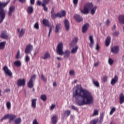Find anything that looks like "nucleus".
I'll return each mask as SVG.
<instances>
[{
    "label": "nucleus",
    "instance_id": "obj_1",
    "mask_svg": "<svg viewBox=\"0 0 124 124\" xmlns=\"http://www.w3.org/2000/svg\"><path fill=\"white\" fill-rule=\"evenodd\" d=\"M75 89L73 92L74 97L77 98V96H79L82 98V100L77 101V103L78 106L88 105L93 103V96L91 92L83 89L81 85H76Z\"/></svg>",
    "mask_w": 124,
    "mask_h": 124
},
{
    "label": "nucleus",
    "instance_id": "obj_2",
    "mask_svg": "<svg viewBox=\"0 0 124 124\" xmlns=\"http://www.w3.org/2000/svg\"><path fill=\"white\" fill-rule=\"evenodd\" d=\"M56 52L60 56H62L63 55L65 59H68V58L70 57V51L69 50H66L63 52V44L62 42L60 43L58 45L56 48Z\"/></svg>",
    "mask_w": 124,
    "mask_h": 124
},
{
    "label": "nucleus",
    "instance_id": "obj_3",
    "mask_svg": "<svg viewBox=\"0 0 124 124\" xmlns=\"http://www.w3.org/2000/svg\"><path fill=\"white\" fill-rule=\"evenodd\" d=\"M10 2V1H8L6 3L0 2V24H1L3 22V20L5 19V10L3 9V7H5Z\"/></svg>",
    "mask_w": 124,
    "mask_h": 124
},
{
    "label": "nucleus",
    "instance_id": "obj_4",
    "mask_svg": "<svg viewBox=\"0 0 124 124\" xmlns=\"http://www.w3.org/2000/svg\"><path fill=\"white\" fill-rule=\"evenodd\" d=\"M51 17L52 19H56V18H57V17H59L60 18H62V17H64L66 13L64 11L62 10L61 11V13H58L56 14H55V10H54V8H52L51 11Z\"/></svg>",
    "mask_w": 124,
    "mask_h": 124
},
{
    "label": "nucleus",
    "instance_id": "obj_5",
    "mask_svg": "<svg viewBox=\"0 0 124 124\" xmlns=\"http://www.w3.org/2000/svg\"><path fill=\"white\" fill-rule=\"evenodd\" d=\"M93 7V3H87L84 5L83 10H81V13L83 14H89L90 10Z\"/></svg>",
    "mask_w": 124,
    "mask_h": 124
},
{
    "label": "nucleus",
    "instance_id": "obj_6",
    "mask_svg": "<svg viewBox=\"0 0 124 124\" xmlns=\"http://www.w3.org/2000/svg\"><path fill=\"white\" fill-rule=\"evenodd\" d=\"M17 118V115L14 114H7L5 115L3 118L0 120V122H3V120H6V119H9V122H12L14 121L15 119Z\"/></svg>",
    "mask_w": 124,
    "mask_h": 124
},
{
    "label": "nucleus",
    "instance_id": "obj_7",
    "mask_svg": "<svg viewBox=\"0 0 124 124\" xmlns=\"http://www.w3.org/2000/svg\"><path fill=\"white\" fill-rule=\"evenodd\" d=\"M36 77V76H35V75H33V76H31L29 82L28 83V88H30V89H31V88H33V80H35Z\"/></svg>",
    "mask_w": 124,
    "mask_h": 124
},
{
    "label": "nucleus",
    "instance_id": "obj_8",
    "mask_svg": "<svg viewBox=\"0 0 124 124\" xmlns=\"http://www.w3.org/2000/svg\"><path fill=\"white\" fill-rule=\"evenodd\" d=\"M33 49V46L31 44H28L25 49V52L26 54H31V51Z\"/></svg>",
    "mask_w": 124,
    "mask_h": 124
},
{
    "label": "nucleus",
    "instance_id": "obj_9",
    "mask_svg": "<svg viewBox=\"0 0 124 124\" xmlns=\"http://www.w3.org/2000/svg\"><path fill=\"white\" fill-rule=\"evenodd\" d=\"M3 70L4 71L6 75L12 78L13 73L11 71L8 69V67H7V66H4L3 68Z\"/></svg>",
    "mask_w": 124,
    "mask_h": 124
},
{
    "label": "nucleus",
    "instance_id": "obj_10",
    "mask_svg": "<svg viewBox=\"0 0 124 124\" xmlns=\"http://www.w3.org/2000/svg\"><path fill=\"white\" fill-rule=\"evenodd\" d=\"M17 84L18 87H24L26 85V79L23 78L22 79H19L17 80Z\"/></svg>",
    "mask_w": 124,
    "mask_h": 124
},
{
    "label": "nucleus",
    "instance_id": "obj_11",
    "mask_svg": "<svg viewBox=\"0 0 124 124\" xmlns=\"http://www.w3.org/2000/svg\"><path fill=\"white\" fill-rule=\"evenodd\" d=\"M0 37L3 39H7L8 38V34L6 32V31H4L1 32Z\"/></svg>",
    "mask_w": 124,
    "mask_h": 124
},
{
    "label": "nucleus",
    "instance_id": "obj_12",
    "mask_svg": "<svg viewBox=\"0 0 124 124\" xmlns=\"http://www.w3.org/2000/svg\"><path fill=\"white\" fill-rule=\"evenodd\" d=\"M14 11H15V6H11L9 8V11L8 12L9 16H12Z\"/></svg>",
    "mask_w": 124,
    "mask_h": 124
},
{
    "label": "nucleus",
    "instance_id": "obj_13",
    "mask_svg": "<svg viewBox=\"0 0 124 124\" xmlns=\"http://www.w3.org/2000/svg\"><path fill=\"white\" fill-rule=\"evenodd\" d=\"M89 40L90 41L89 46L90 48H93V45H94V40H93V37L92 35L89 36Z\"/></svg>",
    "mask_w": 124,
    "mask_h": 124
},
{
    "label": "nucleus",
    "instance_id": "obj_14",
    "mask_svg": "<svg viewBox=\"0 0 124 124\" xmlns=\"http://www.w3.org/2000/svg\"><path fill=\"white\" fill-rule=\"evenodd\" d=\"M74 18L75 19L77 22H78V23H80V22H82V21H83V18L82 16L78 15H75Z\"/></svg>",
    "mask_w": 124,
    "mask_h": 124
},
{
    "label": "nucleus",
    "instance_id": "obj_15",
    "mask_svg": "<svg viewBox=\"0 0 124 124\" xmlns=\"http://www.w3.org/2000/svg\"><path fill=\"white\" fill-rule=\"evenodd\" d=\"M64 24L66 31H69V29H70V25H69V21H68V20L65 19L64 22Z\"/></svg>",
    "mask_w": 124,
    "mask_h": 124
},
{
    "label": "nucleus",
    "instance_id": "obj_16",
    "mask_svg": "<svg viewBox=\"0 0 124 124\" xmlns=\"http://www.w3.org/2000/svg\"><path fill=\"white\" fill-rule=\"evenodd\" d=\"M37 5H39V6L42 5V6H43V7L44 8V10L45 11H48V8H47V7H46V4H42L41 1L38 0L37 1Z\"/></svg>",
    "mask_w": 124,
    "mask_h": 124
},
{
    "label": "nucleus",
    "instance_id": "obj_17",
    "mask_svg": "<svg viewBox=\"0 0 124 124\" xmlns=\"http://www.w3.org/2000/svg\"><path fill=\"white\" fill-rule=\"evenodd\" d=\"M111 51L113 54H118L119 53V46H115L111 48Z\"/></svg>",
    "mask_w": 124,
    "mask_h": 124
},
{
    "label": "nucleus",
    "instance_id": "obj_18",
    "mask_svg": "<svg viewBox=\"0 0 124 124\" xmlns=\"http://www.w3.org/2000/svg\"><path fill=\"white\" fill-rule=\"evenodd\" d=\"M25 29H21V31H20V29L17 28V32H19V34L18 35L19 37L21 38L25 34Z\"/></svg>",
    "mask_w": 124,
    "mask_h": 124
},
{
    "label": "nucleus",
    "instance_id": "obj_19",
    "mask_svg": "<svg viewBox=\"0 0 124 124\" xmlns=\"http://www.w3.org/2000/svg\"><path fill=\"white\" fill-rule=\"evenodd\" d=\"M118 21L120 24L124 25V15H120L118 17Z\"/></svg>",
    "mask_w": 124,
    "mask_h": 124
},
{
    "label": "nucleus",
    "instance_id": "obj_20",
    "mask_svg": "<svg viewBox=\"0 0 124 124\" xmlns=\"http://www.w3.org/2000/svg\"><path fill=\"white\" fill-rule=\"evenodd\" d=\"M124 102V93H121L119 94V103L123 104Z\"/></svg>",
    "mask_w": 124,
    "mask_h": 124
},
{
    "label": "nucleus",
    "instance_id": "obj_21",
    "mask_svg": "<svg viewBox=\"0 0 124 124\" xmlns=\"http://www.w3.org/2000/svg\"><path fill=\"white\" fill-rule=\"evenodd\" d=\"M51 122L53 124H56L58 123V116L53 115L51 118Z\"/></svg>",
    "mask_w": 124,
    "mask_h": 124
},
{
    "label": "nucleus",
    "instance_id": "obj_22",
    "mask_svg": "<svg viewBox=\"0 0 124 124\" xmlns=\"http://www.w3.org/2000/svg\"><path fill=\"white\" fill-rule=\"evenodd\" d=\"M118 80H119V78H118V76H115L114 78L112 79L111 81V84L112 85V86H114L118 82Z\"/></svg>",
    "mask_w": 124,
    "mask_h": 124
},
{
    "label": "nucleus",
    "instance_id": "obj_23",
    "mask_svg": "<svg viewBox=\"0 0 124 124\" xmlns=\"http://www.w3.org/2000/svg\"><path fill=\"white\" fill-rule=\"evenodd\" d=\"M36 101H37V99L34 98L31 100V107L33 108V109H35L36 108Z\"/></svg>",
    "mask_w": 124,
    "mask_h": 124
},
{
    "label": "nucleus",
    "instance_id": "obj_24",
    "mask_svg": "<svg viewBox=\"0 0 124 124\" xmlns=\"http://www.w3.org/2000/svg\"><path fill=\"white\" fill-rule=\"evenodd\" d=\"M51 57V55H50V53H49L48 52H46L44 55V57H42V59L43 60H47V59L50 58Z\"/></svg>",
    "mask_w": 124,
    "mask_h": 124
},
{
    "label": "nucleus",
    "instance_id": "obj_25",
    "mask_svg": "<svg viewBox=\"0 0 124 124\" xmlns=\"http://www.w3.org/2000/svg\"><path fill=\"white\" fill-rule=\"evenodd\" d=\"M88 28H89V24L84 25L82 29V31L83 33H85V32L88 31Z\"/></svg>",
    "mask_w": 124,
    "mask_h": 124
},
{
    "label": "nucleus",
    "instance_id": "obj_26",
    "mask_svg": "<svg viewBox=\"0 0 124 124\" xmlns=\"http://www.w3.org/2000/svg\"><path fill=\"white\" fill-rule=\"evenodd\" d=\"M33 7L29 6L27 8V12L28 14H32L33 13Z\"/></svg>",
    "mask_w": 124,
    "mask_h": 124
},
{
    "label": "nucleus",
    "instance_id": "obj_27",
    "mask_svg": "<svg viewBox=\"0 0 124 124\" xmlns=\"http://www.w3.org/2000/svg\"><path fill=\"white\" fill-rule=\"evenodd\" d=\"M6 45V42L3 41L0 43V49L3 50L5 48V45Z\"/></svg>",
    "mask_w": 124,
    "mask_h": 124
},
{
    "label": "nucleus",
    "instance_id": "obj_28",
    "mask_svg": "<svg viewBox=\"0 0 124 124\" xmlns=\"http://www.w3.org/2000/svg\"><path fill=\"white\" fill-rule=\"evenodd\" d=\"M15 66H16L17 67H20L21 65V61H15L14 63Z\"/></svg>",
    "mask_w": 124,
    "mask_h": 124
},
{
    "label": "nucleus",
    "instance_id": "obj_29",
    "mask_svg": "<svg viewBox=\"0 0 124 124\" xmlns=\"http://www.w3.org/2000/svg\"><path fill=\"white\" fill-rule=\"evenodd\" d=\"M43 24L46 27H49V26H50V24H49V21L46 19H44L43 20Z\"/></svg>",
    "mask_w": 124,
    "mask_h": 124
},
{
    "label": "nucleus",
    "instance_id": "obj_30",
    "mask_svg": "<svg viewBox=\"0 0 124 124\" xmlns=\"http://www.w3.org/2000/svg\"><path fill=\"white\" fill-rule=\"evenodd\" d=\"M15 124H20L22 123V119L18 117L14 120Z\"/></svg>",
    "mask_w": 124,
    "mask_h": 124
},
{
    "label": "nucleus",
    "instance_id": "obj_31",
    "mask_svg": "<svg viewBox=\"0 0 124 124\" xmlns=\"http://www.w3.org/2000/svg\"><path fill=\"white\" fill-rule=\"evenodd\" d=\"M111 42V38L109 36L107 37L106 40V46H108L110 45Z\"/></svg>",
    "mask_w": 124,
    "mask_h": 124
},
{
    "label": "nucleus",
    "instance_id": "obj_32",
    "mask_svg": "<svg viewBox=\"0 0 124 124\" xmlns=\"http://www.w3.org/2000/svg\"><path fill=\"white\" fill-rule=\"evenodd\" d=\"M62 25L61 24H58L56 25V27H55V32L56 33H58L59 32V31H60V29H61Z\"/></svg>",
    "mask_w": 124,
    "mask_h": 124
},
{
    "label": "nucleus",
    "instance_id": "obj_33",
    "mask_svg": "<svg viewBox=\"0 0 124 124\" xmlns=\"http://www.w3.org/2000/svg\"><path fill=\"white\" fill-rule=\"evenodd\" d=\"M78 50V46H76L75 47L73 48L71 50V53L72 54H75L77 52V51Z\"/></svg>",
    "mask_w": 124,
    "mask_h": 124
},
{
    "label": "nucleus",
    "instance_id": "obj_34",
    "mask_svg": "<svg viewBox=\"0 0 124 124\" xmlns=\"http://www.w3.org/2000/svg\"><path fill=\"white\" fill-rule=\"evenodd\" d=\"M93 85H95V87H96L97 88H99L100 84H99V82H98V81L93 79Z\"/></svg>",
    "mask_w": 124,
    "mask_h": 124
},
{
    "label": "nucleus",
    "instance_id": "obj_35",
    "mask_svg": "<svg viewBox=\"0 0 124 124\" xmlns=\"http://www.w3.org/2000/svg\"><path fill=\"white\" fill-rule=\"evenodd\" d=\"M40 98L43 101H46L47 100V96L45 94L41 95Z\"/></svg>",
    "mask_w": 124,
    "mask_h": 124
},
{
    "label": "nucleus",
    "instance_id": "obj_36",
    "mask_svg": "<svg viewBox=\"0 0 124 124\" xmlns=\"http://www.w3.org/2000/svg\"><path fill=\"white\" fill-rule=\"evenodd\" d=\"M96 8H97V7L96 6H95L91 8V9H90V10H91V14L92 15H93L94 13H95V11H96Z\"/></svg>",
    "mask_w": 124,
    "mask_h": 124
},
{
    "label": "nucleus",
    "instance_id": "obj_37",
    "mask_svg": "<svg viewBox=\"0 0 124 124\" xmlns=\"http://www.w3.org/2000/svg\"><path fill=\"white\" fill-rule=\"evenodd\" d=\"M97 123H98V118L92 120L90 122V124H97Z\"/></svg>",
    "mask_w": 124,
    "mask_h": 124
},
{
    "label": "nucleus",
    "instance_id": "obj_38",
    "mask_svg": "<svg viewBox=\"0 0 124 124\" xmlns=\"http://www.w3.org/2000/svg\"><path fill=\"white\" fill-rule=\"evenodd\" d=\"M71 113V111L69 110H67L66 111H65L64 113V116H65V115H66V117H68V116H69L70 115V113Z\"/></svg>",
    "mask_w": 124,
    "mask_h": 124
},
{
    "label": "nucleus",
    "instance_id": "obj_39",
    "mask_svg": "<svg viewBox=\"0 0 124 124\" xmlns=\"http://www.w3.org/2000/svg\"><path fill=\"white\" fill-rule=\"evenodd\" d=\"M6 107L8 110L10 109L11 108V103L10 102H7Z\"/></svg>",
    "mask_w": 124,
    "mask_h": 124
},
{
    "label": "nucleus",
    "instance_id": "obj_40",
    "mask_svg": "<svg viewBox=\"0 0 124 124\" xmlns=\"http://www.w3.org/2000/svg\"><path fill=\"white\" fill-rule=\"evenodd\" d=\"M41 78L43 80V81H44V82H46V81H47V78H45L44 75H43V74H42L41 75Z\"/></svg>",
    "mask_w": 124,
    "mask_h": 124
},
{
    "label": "nucleus",
    "instance_id": "obj_41",
    "mask_svg": "<svg viewBox=\"0 0 124 124\" xmlns=\"http://www.w3.org/2000/svg\"><path fill=\"white\" fill-rule=\"evenodd\" d=\"M16 60L20 59V50H18L17 53L16 55Z\"/></svg>",
    "mask_w": 124,
    "mask_h": 124
},
{
    "label": "nucleus",
    "instance_id": "obj_42",
    "mask_svg": "<svg viewBox=\"0 0 124 124\" xmlns=\"http://www.w3.org/2000/svg\"><path fill=\"white\" fill-rule=\"evenodd\" d=\"M98 115V109H94V112L93 113V116H97Z\"/></svg>",
    "mask_w": 124,
    "mask_h": 124
},
{
    "label": "nucleus",
    "instance_id": "obj_43",
    "mask_svg": "<svg viewBox=\"0 0 124 124\" xmlns=\"http://www.w3.org/2000/svg\"><path fill=\"white\" fill-rule=\"evenodd\" d=\"M116 111V108H113L110 112V115H113L114 112Z\"/></svg>",
    "mask_w": 124,
    "mask_h": 124
},
{
    "label": "nucleus",
    "instance_id": "obj_44",
    "mask_svg": "<svg viewBox=\"0 0 124 124\" xmlns=\"http://www.w3.org/2000/svg\"><path fill=\"white\" fill-rule=\"evenodd\" d=\"M49 1H50V0H43V3H42V4H48Z\"/></svg>",
    "mask_w": 124,
    "mask_h": 124
},
{
    "label": "nucleus",
    "instance_id": "obj_45",
    "mask_svg": "<svg viewBox=\"0 0 124 124\" xmlns=\"http://www.w3.org/2000/svg\"><path fill=\"white\" fill-rule=\"evenodd\" d=\"M30 58L29 55H26L25 57V62H30Z\"/></svg>",
    "mask_w": 124,
    "mask_h": 124
},
{
    "label": "nucleus",
    "instance_id": "obj_46",
    "mask_svg": "<svg viewBox=\"0 0 124 124\" xmlns=\"http://www.w3.org/2000/svg\"><path fill=\"white\" fill-rule=\"evenodd\" d=\"M34 29H36V30H38L39 29V25H38V22H36L34 26Z\"/></svg>",
    "mask_w": 124,
    "mask_h": 124
},
{
    "label": "nucleus",
    "instance_id": "obj_47",
    "mask_svg": "<svg viewBox=\"0 0 124 124\" xmlns=\"http://www.w3.org/2000/svg\"><path fill=\"white\" fill-rule=\"evenodd\" d=\"M103 118H104V115H103V114H102L100 116V120L101 124L103 121Z\"/></svg>",
    "mask_w": 124,
    "mask_h": 124
},
{
    "label": "nucleus",
    "instance_id": "obj_48",
    "mask_svg": "<svg viewBox=\"0 0 124 124\" xmlns=\"http://www.w3.org/2000/svg\"><path fill=\"white\" fill-rule=\"evenodd\" d=\"M55 108H56V105L52 104V105L51 106V107L50 108V110H54V109H55Z\"/></svg>",
    "mask_w": 124,
    "mask_h": 124
},
{
    "label": "nucleus",
    "instance_id": "obj_49",
    "mask_svg": "<svg viewBox=\"0 0 124 124\" xmlns=\"http://www.w3.org/2000/svg\"><path fill=\"white\" fill-rule=\"evenodd\" d=\"M108 62L110 65H112L114 62V61L112 60L111 59H109L108 60Z\"/></svg>",
    "mask_w": 124,
    "mask_h": 124
},
{
    "label": "nucleus",
    "instance_id": "obj_50",
    "mask_svg": "<svg viewBox=\"0 0 124 124\" xmlns=\"http://www.w3.org/2000/svg\"><path fill=\"white\" fill-rule=\"evenodd\" d=\"M72 42L73 43H77V42H78V38L75 37V38H74Z\"/></svg>",
    "mask_w": 124,
    "mask_h": 124
},
{
    "label": "nucleus",
    "instance_id": "obj_51",
    "mask_svg": "<svg viewBox=\"0 0 124 124\" xmlns=\"http://www.w3.org/2000/svg\"><path fill=\"white\" fill-rule=\"evenodd\" d=\"M72 109L75 111H78V108H77V107H75L74 105L72 106Z\"/></svg>",
    "mask_w": 124,
    "mask_h": 124
},
{
    "label": "nucleus",
    "instance_id": "obj_52",
    "mask_svg": "<svg viewBox=\"0 0 124 124\" xmlns=\"http://www.w3.org/2000/svg\"><path fill=\"white\" fill-rule=\"evenodd\" d=\"M69 74L70 75H74V74H75V72L74 70H72L70 71Z\"/></svg>",
    "mask_w": 124,
    "mask_h": 124
},
{
    "label": "nucleus",
    "instance_id": "obj_53",
    "mask_svg": "<svg viewBox=\"0 0 124 124\" xmlns=\"http://www.w3.org/2000/svg\"><path fill=\"white\" fill-rule=\"evenodd\" d=\"M120 33L119 32V31H115L113 33V35H114V36H118V35H119V34Z\"/></svg>",
    "mask_w": 124,
    "mask_h": 124
},
{
    "label": "nucleus",
    "instance_id": "obj_54",
    "mask_svg": "<svg viewBox=\"0 0 124 124\" xmlns=\"http://www.w3.org/2000/svg\"><path fill=\"white\" fill-rule=\"evenodd\" d=\"M73 1L74 5H77L78 3V0H73Z\"/></svg>",
    "mask_w": 124,
    "mask_h": 124
},
{
    "label": "nucleus",
    "instance_id": "obj_55",
    "mask_svg": "<svg viewBox=\"0 0 124 124\" xmlns=\"http://www.w3.org/2000/svg\"><path fill=\"white\" fill-rule=\"evenodd\" d=\"M32 124H38V122H37V120H36V119H35L33 121Z\"/></svg>",
    "mask_w": 124,
    "mask_h": 124
},
{
    "label": "nucleus",
    "instance_id": "obj_56",
    "mask_svg": "<svg viewBox=\"0 0 124 124\" xmlns=\"http://www.w3.org/2000/svg\"><path fill=\"white\" fill-rule=\"evenodd\" d=\"M106 26H109V25H110V20H109V19H108L106 21Z\"/></svg>",
    "mask_w": 124,
    "mask_h": 124
},
{
    "label": "nucleus",
    "instance_id": "obj_57",
    "mask_svg": "<svg viewBox=\"0 0 124 124\" xmlns=\"http://www.w3.org/2000/svg\"><path fill=\"white\" fill-rule=\"evenodd\" d=\"M96 50H97V51H98V50H99V45H98V43L96 44Z\"/></svg>",
    "mask_w": 124,
    "mask_h": 124
},
{
    "label": "nucleus",
    "instance_id": "obj_58",
    "mask_svg": "<svg viewBox=\"0 0 124 124\" xmlns=\"http://www.w3.org/2000/svg\"><path fill=\"white\" fill-rule=\"evenodd\" d=\"M99 64V62H96V63H94V66L96 67V66H98Z\"/></svg>",
    "mask_w": 124,
    "mask_h": 124
},
{
    "label": "nucleus",
    "instance_id": "obj_59",
    "mask_svg": "<svg viewBox=\"0 0 124 124\" xmlns=\"http://www.w3.org/2000/svg\"><path fill=\"white\" fill-rule=\"evenodd\" d=\"M103 79L104 82L107 81V77H104Z\"/></svg>",
    "mask_w": 124,
    "mask_h": 124
},
{
    "label": "nucleus",
    "instance_id": "obj_60",
    "mask_svg": "<svg viewBox=\"0 0 124 124\" xmlns=\"http://www.w3.org/2000/svg\"><path fill=\"white\" fill-rule=\"evenodd\" d=\"M52 31V28H50L49 29V33H48V37H50V34H51V32Z\"/></svg>",
    "mask_w": 124,
    "mask_h": 124
},
{
    "label": "nucleus",
    "instance_id": "obj_61",
    "mask_svg": "<svg viewBox=\"0 0 124 124\" xmlns=\"http://www.w3.org/2000/svg\"><path fill=\"white\" fill-rule=\"evenodd\" d=\"M18 1H19V2L21 3H24L26 2V0H18Z\"/></svg>",
    "mask_w": 124,
    "mask_h": 124
},
{
    "label": "nucleus",
    "instance_id": "obj_62",
    "mask_svg": "<svg viewBox=\"0 0 124 124\" xmlns=\"http://www.w3.org/2000/svg\"><path fill=\"white\" fill-rule=\"evenodd\" d=\"M34 1H35V0H31V4H34Z\"/></svg>",
    "mask_w": 124,
    "mask_h": 124
},
{
    "label": "nucleus",
    "instance_id": "obj_63",
    "mask_svg": "<svg viewBox=\"0 0 124 124\" xmlns=\"http://www.w3.org/2000/svg\"><path fill=\"white\" fill-rule=\"evenodd\" d=\"M5 92H6V93H9V92H10V89H6L5 90Z\"/></svg>",
    "mask_w": 124,
    "mask_h": 124
},
{
    "label": "nucleus",
    "instance_id": "obj_64",
    "mask_svg": "<svg viewBox=\"0 0 124 124\" xmlns=\"http://www.w3.org/2000/svg\"><path fill=\"white\" fill-rule=\"evenodd\" d=\"M116 29V25H113V27L112 28V30Z\"/></svg>",
    "mask_w": 124,
    "mask_h": 124
}]
</instances>
